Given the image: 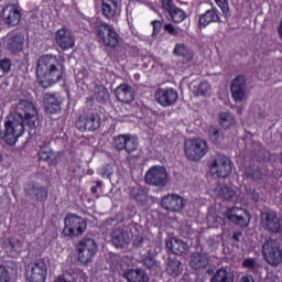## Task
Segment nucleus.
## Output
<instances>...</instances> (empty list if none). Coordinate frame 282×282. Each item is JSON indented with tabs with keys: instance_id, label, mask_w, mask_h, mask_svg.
<instances>
[{
	"instance_id": "obj_1",
	"label": "nucleus",
	"mask_w": 282,
	"mask_h": 282,
	"mask_svg": "<svg viewBox=\"0 0 282 282\" xmlns=\"http://www.w3.org/2000/svg\"><path fill=\"white\" fill-rule=\"evenodd\" d=\"M64 73L65 70L63 69L61 62H58V57L46 54L37 59V82L44 89L52 87V85H56V83H61Z\"/></svg>"
},
{
	"instance_id": "obj_2",
	"label": "nucleus",
	"mask_w": 282,
	"mask_h": 282,
	"mask_svg": "<svg viewBox=\"0 0 282 282\" xmlns=\"http://www.w3.org/2000/svg\"><path fill=\"white\" fill-rule=\"evenodd\" d=\"M23 133H25L23 118L13 116L4 122V130L0 131V139L10 147H14Z\"/></svg>"
},
{
	"instance_id": "obj_3",
	"label": "nucleus",
	"mask_w": 282,
	"mask_h": 282,
	"mask_svg": "<svg viewBox=\"0 0 282 282\" xmlns=\"http://www.w3.org/2000/svg\"><path fill=\"white\" fill-rule=\"evenodd\" d=\"M184 152L187 160L199 162L202 158L208 154V142L199 138L188 139L185 141Z\"/></svg>"
},
{
	"instance_id": "obj_4",
	"label": "nucleus",
	"mask_w": 282,
	"mask_h": 282,
	"mask_svg": "<svg viewBox=\"0 0 282 282\" xmlns=\"http://www.w3.org/2000/svg\"><path fill=\"white\" fill-rule=\"evenodd\" d=\"M97 39L101 45L110 47L111 50L120 45L118 31H116L113 25L107 24L106 22H101L97 25Z\"/></svg>"
},
{
	"instance_id": "obj_5",
	"label": "nucleus",
	"mask_w": 282,
	"mask_h": 282,
	"mask_svg": "<svg viewBox=\"0 0 282 282\" xmlns=\"http://www.w3.org/2000/svg\"><path fill=\"white\" fill-rule=\"evenodd\" d=\"M85 230H87V220H85V218L74 214L65 216L63 229L65 237H70V239L82 237V235L85 234Z\"/></svg>"
},
{
	"instance_id": "obj_6",
	"label": "nucleus",
	"mask_w": 282,
	"mask_h": 282,
	"mask_svg": "<svg viewBox=\"0 0 282 282\" xmlns=\"http://www.w3.org/2000/svg\"><path fill=\"white\" fill-rule=\"evenodd\" d=\"M232 161L226 155H216L213 156L209 161V173L214 177H220L225 180V177H229L232 173Z\"/></svg>"
},
{
	"instance_id": "obj_7",
	"label": "nucleus",
	"mask_w": 282,
	"mask_h": 282,
	"mask_svg": "<svg viewBox=\"0 0 282 282\" xmlns=\"http://www.w3.org/2000/svg\"><path fill=\"white\" fill-rule=\"evenodd\" d=\"M262 254L269 265H279L282 262L281 242L274 239L265 240L262 245Z\"/></svg>"
},
{
	"instance_id": "obj_8",
	"label": "nucleus",
	"mask_w": 282,
	"mask_h": 282,
	"mask_svg": "<svg viewBox=\"0 0 282 282\" xmlns=\"http://www.w3.org/2000/svg\"><path fill=\"white\" fill-rule=\"evenodd\" d=\"M17 109L18 115H15V118H22V120L24 118L30 129H35L36 124H39V111L36 110V107H34V104L28 100H20Z\"/></svg>"
},
{
	"instance_id": "obj_9",
	"label": "nucleus",
	"mask_w": 282,
	"mask_h": 282,
	"mask_svg": "<svg viewBox=\"0 0 282 282\" xmlns=\"http://www.w3.org/2000/svg\"><path fill=\"white\" fill-rule=\"evenodd\" d=\"M145 184L164 188L169 184V172L162 165H154L145 173Z\"/></svg>"
},
{
	"instance_id": "obj_10",
	"label": "nucleus",
	"mask_w": 282,
	"mask_h": 282,
	"mask_svg": "<svg viewBox=\"0 0 282 282\" xmlns=\"http://www.w3.org/2000/svg\"><path fill=\"white\" fill-rule=\"evenodd\" d=\"M77 252L80 263H91L98 252V243L91 238H84L77 245Z\"/></svg>"
},
{
	"instance_id": "obj_11",
	"label": "nucleus",
	"mask_w": 282,
	"mask_h": 282,
	"mask_svg": "<svg viewBox=\"0 0 282 282\" xmlns=\"http://www.w3.org/2000/svg\"><path fill=\"white\" fill-rule=\"evenodd\" d=\"M262 226L272 235H279L282 232V220L280 219L276 212H264L261 215Z\"/></svg>"
},
{
	"instance_id": "obj_12",
	"label": "nucleus",
	"mask_w": 282,
	"mask_h": 282,
	"mask_svg": "<svg viewBox=\"0 0 282 282\" xmlns=\"http://www.w3.org/2000/svg\"><path fill=\"white\" fill-rule=\"evenodd\" d=\"M78 131H96L100 129V117L94 113H84L76 121Z\"/></svg>"
},
{
	"instance_id": "obj_13",
	"label": "nucleus",
	"mask_w": 282,
	"mask_h": 282,
	"mask_svg": "<svg viewBox=\"0 0 282 282\" xmlns=\"http://www.w3.org/2000/svg\"><path fill=\"white\" fill-rule=\"evenodd\" d=\"M46 278L47 265L43 260H39L37 262L31 264V267L26 271V279L30 282H45Z\"/></svg>"
},
{
	"instance_id": "obj_14",
	"label": "nucleus",
	"mask_w": 282,
	"mask_h": 282,
	"mask_svg": "<svg viewBox=\"0 0 282 282\" xmlns=\"http://www.w3.org/2000/svg\"><path fill=\"white\" fill-rule=\"evenodd\" d=\"M154 98L161 107H171L177 102L178 94L175 88H159Z\"/></svg>"
},
{
	"instance_id": "obj_15",
	"label": "nucleus",
	"mask_w": 282,
	"mask_h": 282,
	"mask_svg": "<svg viewBox=\"0 0 282 282\" xmlns=\"http://www.w3.org/2000/svg\"><path fill=\"white\" fill-rule=\"evenodd\" d=\"M161 206L171 213H180V210H182L186 204L184 203V198L182 196L177 194H169L162 198Z\"/></svg>"
},
{
	"instance_id": "obj_16",
	"label": "nucleus",
	"mask_w": 282,
	"mask_h": 282,
	"mask_svg": "<svg viewBox=\"0 0 282 282\" xmlns=\"http://www.w3.org/2000/svg\"><path fill=\"white\" fill-rule=\"evenodd\" d=\"M227 219L229 221H232V224H237V226H242L246 228V226L250 225V214L239 207H234L227 212Z\"/></svg>"
},
{
	"instance_id": "obj_17",
	"label": "nucleus",
	"mask_w": 282,
	"mask_h": 282,
	"mask_svg": "<svg viewBox=\"0 0 282 282\" xmlns=\"http://www.w3.org/2000/svg\"><path fill=\"white\" fill-rule=\"evenodd\" d=\"M55 41L61 50H72V47L76 45L72 31L66 28L57 30L55 33Z\"/></svg>"
},
{
	"instance_id": "obj_18",
	"label": "nucleus",
	"mask_w": 282,
	"mask_h": 282,
	"mask_svg": "<svg viewBox=\"0 0 282 282\" xmlns=\"http://www.w3.org/2000/svg\"><path fill=\"white\" fill-rule=\"evenodd\" d=\"M230 89L235 102H243L246 100V77H236L231 83Z\"/></svg>"
},
{
	"instance_id": "obj_19",
	"label": "nucleus",
	"mask_w": 282,
	"mask_h": 282,
	"mask_svg": "<svg viewBox=\"0 0 282 282\" xmlns=\"http://www.w3.org/2000/svg\"><path fill=\"white\" fill-rule=\"evenodd\" d=\"M2 20L7 25H19L21 23V11L14 4H8L2 11Z\"/></svg>"
},
{
	"instance_id": "obj_20",
	"label": "nucleus",
	"mask_w": 282,
	"mask_h": 282,
	"mask_svg": "<svg viewBox=\"0 0 282 282\" xmlns=\"http://www.w3.org/2000/svg\"><path fill=\"white\" fill-rule=\"evenodd\" d=\"M24 193L26 197L31 199H36L37 202H43L47 199V189L45 187L37 185L36 183H28L24 187Z\"/></svg>"
},
{
	"instance_id": "obj_21",
	"label": "nucleus",
	"mask_w": 282,
	"mask_h": 282,
	"mask_svg": "<svg viewBox=\"0 0 282 282\" xmlns=\"http://www.w3.org/2000/svg\"><path fill=\"white\" fill-rule=\"evenodd\" d=\"M115 96L119 102H124L126 105H129V102H133L135 98V93L133 91V88L127 84H120L115 89Z\"/></svg>"
},
{
	"instance_id": "obj_22",
	"label": "nucleus",
	"mask_w": 282,
	"mask_h": 282,
	"mask_svg": "<svg viewBox=\"0 0 282 282\" xmlns=\"http://www.w3.org/2000/svg\"><path fill=\"white\" fill-rule=\"evenodd\" d=\"M63 104V98L58 95L46 94L44 96V106L46 113H58L61 111V105Z\"/></svg>"
},
{
	"instance_id": "obj_23",
	"label": "nucleus",
	"mask_w": 282,
	"mask_h": 282,
	"mask_svg": "<svg viewBox=\"0 0 282 282\" xmlns=\"http://www.w3.org/2000/svg\"><path fill=\"white\" fill-rule=\"evenodd\" d=\"M25 39L19 33H10L7 37V47L9 52L15 53L23 50Z\"/></svg>"
},
{
	"instance_id": "obj_24",
	"label": "nucleus",
	"mask_w": 282,
	"mask_h": 282,
	"mask_svg": "<svg viewBox=\"0 0 282 282\" xmlns=\"http://www.w3.org/2000/svg\"><path fill=\"white\" fill-rule=\"evenodd\" d=\"M208 263H210V259H208L206 254L196 252L191 257L189 268H192V270H204L208 268Z\"/></svg>"
},
{
	"instance_id": "obj_25",
	"label": "nucleus",
	"mask_w": 282,
	"mask_h": 282,
	"mask_svg": "<svg viewBox=\"0 0 282 282\" xmlns=\"http://www.w3.org/2000/svg\"><path fill=\"white\" fill-rule=\"evenodd\" d=\"M112 243L116 248H124V246H129L131 238L129 237V232L124 229H116L112 232Z\"/></svg>"
},
{
	"instance_id": "obj_26",
	"label": "nucleus",
	"mask_w": 282,
	"mask_h": 282,
	"mask_svg": "<svg viewBox=\"0 0 282 282\" xmlns=\"http://www.w3.org/2000/svg\"><path fill=\"white\" fill-rule=\"evenodd\" d=\"M101 12L106 19H116V14H118V1L101 0Z\"/></svg>"
},
{
	"instance_id": "obj_27",
	"label": "nucleus",
	"mask_w": 282,
	"mask_h": 282,
	"mask_svg": "<svg viewBox=\"0 0 282 282\" xmlns=\"http://www.w3.org/2000/svg\"><path fill=\"white\" fill-rule=\"evenodd\" d=\"M220 18L217 13V10L212 9L207 10L204 14L199 17L198 25L199 28H206L207 25H210V23H219Z\"/></svg>"
},
{
	"instance_id": "obj_28",
	"label": "nucleus",
	"mask_w": 282,
	"mask_h": 282,
	"mask_svg": "<svg viewBox=\"0 0 282 282\" xmlns=\"http://www.w3.org/2000/svg\"><path fill=\"white\" fill-rule=\"evenodd\" d=\"M39 158L43 162H46L48 166H56V164H58V161L61 160V153L50 149L45 151H40Z\"/></svg>"
},
{
	"instance_id": "obj_29",
	"label": "nucleus",
	"mask_w": 282,
	"mask_h": 282,
	"mask_svg": "<svg viewBox=\"0 0 282 282\" xmlns=\"http://www.w3.org/2000/svg\"><path fill=\"white\" fill-rule=\"evenodd\" d=\"M165 245L169 250H172V252H174V254H184V252L188 250V245L177 238H171L166 240Z\"/></svg>"
},
{
	"instance_id": "obj_30",
	"label": "nucleus",
	"mask_w": 282,
	"mask_h": 282,
	"mask_svg": "<svg viewBox=\"0 0 282 282\" xmlns=\"http://www.w3.org/2000/svg\"><path fill=\"white\" fill-rule=\"evenodd\" d=\"M166 272L171 276H180L182 274V262L175 257H170L166 262Z\"/></svg>"
},
{
	"instance_id": "obj_31",
	"label": "nucleus",
	"mask_w": 282,
	"mask_h": 282,
	"mask_svg": "<svg viewBox=\"0 0 282 282\" xmlns=\"http://www.w3.org/2000/svg\"><path fill=\"white\" fill-rule=\"evenodd\" d=\"M210 282H235V273L226 269H219L212 276Z\"/></svg>"
},
{
	"instance_id": "obj_32",
	"label": "nucleus",
	"mask_w": 282,
	"mask_h": 282,
	"mask_svg": "<svg viewBox=\"0 0 282 282\" xmlns=\"http://www.w3.org/2000/svg\"><path fill=\"white\" fill-rule=\"evenodd\" d=\"M218 122L220 127H224V129H230V127H235V124H237V119H235L230 111H220L218 113Z\"/></svg>"
},
{
	"instance_id": "obj_33",
	"label": "nucleus",
	"mask_w": 282,
	"mask_h": 282,
	"mask_svg": "<svg viewBox=\"0 0 282 282\" xmlns=\"http://www.w3.org/2000/svg\"><path fill=\"white\" fill-rule=\"evenodd\" d=\"M173 54L174 56H182V58H185L187 63H191L194 56L193 51L182 43L175 44Z\"/></svg>"
},
{
	"instance_id": "obj_34",
	"label": "nucleus",
	"mask_w": 282,
	"mask_h": 282,
	"mask_svg": "<svg viewBox=\"0 0 282 282\" xmlns=\"http://www.w3.org/2000/svg\"><path fill=\"white\" fill-rule=\"evenodd\" d=\"M128 282H148L149 276L141 269H132L126 273Z\"/></svg>"
},
{
	"instance_id": "obj_35",
	"label": "nucleus",
	"mask_w": 282,
	"mask_h": 282,
	"mask_svg": "<svg viewBox=\"0 0 282 282\" xmlns=\"http://www.w3.org/2000/svg\"><path fill=\"white\" fill-rule=\"evenodd\" d=\"M214 193L218 195V197H221L223 199H227V202H230V199H232V197H235L236 195L235 189L224 184L223 185L218 184L214 189Z\"/></svg>"
},
{
	"instance_id": "obj_36",
	"label": "nucleus",
	"mask_w": 282,
	"mask_h": 282,
	"mask_svg": "<svg viewBox=\"0 0 282 282\" xmlns=\"http://www.w3.org/2000/svg\"><path fill=\"white\" fill-rule=\"evenodd\" d=\"M194 94L196 96H210V91H213V87L208 82H202L194 87Z\"/></svg>"
},
{
	"instance_id": "obj_37",
	"label": "nucleus",
	"mask_w": 282,
	"mask_h": 282,
	"mask_svg": "<svg viewBox=\"0 0 282 282\" xmlns=\"http://www.w3.org/2000/svg\"><path fill=\"white\" fill-rule=\"evenodd\" d=\"M208 135H209V140L210 142H213V144H221L223 140H224V133H221V131L219 129H217L216 127L210 126L208 128Z\"/></svg>"
},
{
	"instance_id": "obj_38",
	"label": "nucleus",
	"mask_w": 282,
	"mask_h": 282,
	"mask_svg": "<svg viewBox=\"0 0 282 282\" xmlns=\"http://www.w3.org/2000/svg\"><path fill=\"white\" fill-rule=\"evenodd\" d=\"M94 91L95 99L98 102H107L109 100V90L105 86H96Z\"/></svg>"
},
{
	"instance_id": "obj_39",
	"label": "nucleus",
	"mask_w": 282,
	"mask_h": 282,
	"mask_svg": "<svg viewBox=\"0 0 282 282\" xmlns=\"http://www.w3.org/2000/svg\"><path fill=\"white\" fill-rule=\"evenodd\" d=\"M170 15L172 17V21H174V23H182V21L186 19V13H184V11L177 7L170 13Z\"/></svg>"
},
{
	"instance_id": "obj_40",
	"label": "nucleus",
	"mask_w": 282,
	"mask_h": 282,
	"mask_svg": "<svg viewBox=\"0 0 282 282\" xmlns=\"http://www.w3.org/2000/svg\"><path fill=\"white\" fill-rule=\"evenodd\" d=\"M128 138L129 135L127 134H121L115 138L113 144L118 151H123V149H126Z\"/></svg>"
},
{
	"instance_id": "obj_41",
	"label": "nucleus",
	"mask_w": 282,
	"mask_h": 282,
	"mask_svg": "<svg viewBox=\"0 0 282 282\" xmlns=\"http://www.w3.org/2000/svg\"><path fill=\"white\" fill-rule=\"evenodd\" d=\"M138 149V139L128 135V140L126 141V148L124 150L127 153H133Z\"/></svg>"
},
{
	"instance_id": "obj_42",
	"label": "nucleus",
	"mask_w": 282,
	"mask_h": 282,
	"mask_svg": "<svg viewBox=\"0 0 282 282\" xmlns=\"http://www.w3.org/2000/svg\"><path fill=\"white\" fill-rule=\"evenodd\" d=\"M216 6L221 10L225 17L230 15V7L228 6V0H214Z\"/></svg>"
},
{
	"instance_id": "obj_43",
	"label": "nucleus",
	"mask_w": 282,
	"mask_h": 282,
	"mask_svg": "<svg viewBox=\"0 0 282 282\" xmlns=\"http://www.w3.org/2000/svg\"><path fill=\"white\" fill-rule=\"evenodd\" d=\"M52 144V137H42L39 142L40 151H48Z\"/></svg>"
},
{
	"instance_id": "obj_44",
	"label": "nucleus",
	"mask_w": 282,
	"mask_h": 282,
	"mask_svg": "<svg viewBox=\"0 0 282 282\" xmlns=\"http://www.w3.org/2000/svg\"><path fill=\"white\" fill-rule=\"evenodd\" d=\"M242 265L248 270H257L259 268V262L254 258H247L243 260Z\"/></svg>"
},
{
	"instance_id": "obj_45",
	"label": "nucleus",
	"mask_w": 282,
	"mask_h": 282,
	"mask_svg": "<svg viewBox=\"0 0 282 282\" xmlns=\"http://www.w3.org/2000/svg\"><path fill=\"white\" fill-rule=\"evenodd\" d=\"M10 247L12 250H14L15 252H22L23 250V242L17 238H11L9 240Z\"/></svg>"
},
{
	"instance_id": "obj_46",
	"label": "nucleus",
	"mask_w": 282,
	"mask_h": 282,
	"mask_svg": "<svg viewBox=\"0 0 282 282\" xmlns=\"http://www.w3.org/2000/svg\"><path fill=\"white\" fill-rule=\"evenodd\" d=\"M0 68L2 69L3 74H9L10 69L12 68V62L10 58H2L0 61Z\"/></svg>"
},
{
	"instance_id": "obj_47",
	"label": "nucleus",
	"mask_w": 282,
	"mask_h": 282,
	"mask_svg": "<svg viewBox=\"0 0 282 282\" xmlns=\"http://www.w3.org/2000/svg\"><path fill=\"white\" fill-rule=\"evenodd\" d=\"M133 197L139 204H144V202H147V194L142 189H137Z\"/></svg>"
},
{
	"instance_id": "obj_48",
	"label": "nucleus",
	"mask_w": 282,
	"mask_h": 282,
	"mask_svg": "<svg viewBox=\"0 0 282 282\" xmlns=\"http://www.w3.org/2000/svg\"><path fill=\"white\" fill-rule=\"evenodd\" d=\"M144 267L148 268L149 270H158V262L151 257L145 258L143 260Z\"/></svg>"
},
{
	"instance_id": "obj_49",
	"label": "nucleus",
	"mask_w": 282,
	"mask_h": 282,
	"mask_svg": "<svg viewBox=\"0 0 282 282\" xmlns=\"http://www.w3.org/2000/svg\"><path fill=\"white\" fill-rule=\"evenodd\" d=\"M0 282H10V273L3 265H0Z\"/></svg>"
},
{
	"instance_id": "obj_50",
	"label": "nucleus",
	"mask_w": 282,
	"mask_h": 282,
	"mask_svg": "<svg viewBox=\"0 0 282 282\" xmlns=\"http://www.w3.org/2000/svg\"><path fill=\"white\" fill-rule=\"evenodd\" d=\"M164 30H165V32H169L171 34V36H178V34H180V30H177V28H175L171 23L165 24Z\"/></svg>"
},
{
	"instance_id": "obj_51",
	"label": "nucleus",
	"mask_w": 282,
	"mask_h": 282,
	"mask_svg": "<svg viewBox=\"0 0 282 282\" xmlns=\"http://www.w3.org/2000/svg\"><path fill=\"white\" fill-rule=\"evenodd\" d=\"M76 78L79 83H85L89 78V72L87 69H82L76 74Z\"/></svg>"
},
{
	"instance_id": "obj_52",
	"label": "nucleus",
	"mask_w": 282,
	"mask_h": 282,
	"mask_svg": "<svg viewBox=\"0 0 282 282\" xmlns=\"http://www.w3.org/2000/svg\"><path fill=\"white\" fill-rule=\"evenodd\" d=\"M162 6H163V9L166 10V12H169V14H171L173 12V10L176 8L173 4L172 0H163Z\"/></svg>"
},
{
	"instance_id": "obj_53",
	"label": "nucleus",
	"mask_w": 282,
	"mask_h": 282,
	"mask_svg": "<svg viewBox=\"0 0 282 282\" xmlns=\"http://www.w3.org/2000/svg\"><path fill=\"white\" fill-rule=\"evenodd\" d=\"M100 173L102 177H111V175H113V167L106 165Z\"/></svg>"
},
{
	"instance_id": "obj_54",
	"label": "nucleus",
	"mask_w": 282,
	"mask_h": 282,
	"mask_svg": "<svg viewBox=\"0 0 282 282\" xmlns=\"http://www.w3.org/2000/svg\"><path fill=\"white\" fill-rule=\"evenodd\" d=\"M152 25H153V36H155V34H160L162 30V22L154 20L152 21Z\"/></svg>"
},
{
	"instance_id": "obj_55",
	"label": "nucleus",
	"mask_w": 282,
	"mask_h": 282,
	"mask_svg": "<svg viewBox=\"0 0 282 282\" xmlns=\"http://www.w3.org/2000/svg\"><path fill=\"white\" fill-rule=\"evenodd\" d=\"M247 177H251V180H254L256 182H259L261 178V171L254 170L252 173L247 172Z\"/></svg>"
},
{
	"instance_id": "obj_56",
	"label": "nucleus",
	"mask_w": 282,
	"mask_h": 282,
	"mask_svg": "<svg viewBox=\"0 0 282 282\" xmlns=\"http://www.w3.org/2000/svg\"><path fill=\"white\" fill-rule=\"evenodd\" d=\"M240 282H254V278L252 275H242Z\"/></svg>"
},
{
	"instance_id": "obj_57",
	"label": "nucleus",
	"mask_w": 282,
	"mask_h": 282,
	"mask_svg": "<svg viewBox=\"0 0 282 282\" xmlns=\"http://www.w3.org/2000/svg\"><path fill=\"white\" fill-rule=\"evenodd\" d=\"M91 193L94 194L98 193V186L91 187Z\"/></svg>"
},
{
	"instance_id": "obj_58",
	"label": "nucleus",
	"mask_w": 282,
	"mask_h": 282,
	"mask_svg": "<svg viewBox=\"0 0 282 282\" xmlns=\"http://www.w3.org/2000/svg\"><path fill=\"white\" fill-rule=\"evenodd\" d=\"M96 184H97V186H102V182H100V181H97Z\"/></svg>"
},
{
	"instance_id": "obj_59",
	"label": "nucleus",
	"mask_w": 282,
	"mask_h": 282,
	"mask_svg": "<svg viewBox=\"0 0 282 282\" xmlns=\"http://www.w3.org/2000/svg\"><path fill=\"white\" fill-rule=\"evenodd\" d=\"M142 241H144V239L140 238V242L138 243V246H142Z\"/></svg>"
},
{
	"instance_id": "obj_60",
	"label": "nucleus",
	"mask_w": 282,
	"mask_h": 282,
	"mask_svg": "<svg viewBox=\"0 0 282 282\" xmlns=\"http://www.w3.org/2000/svg\"><path fill=\"white\" fill-rule=\"evenodd\" d=\"M0 162H3V155L0 154Z\"/></svg>"
}]
</instances>
